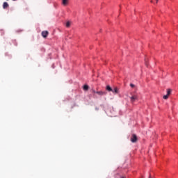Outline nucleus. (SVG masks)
Wrapping results in <instances>:
<instances>
[{
	"label": "nucleus",
	"instance_id": "14",
	"mask_svg": "<svg viewBox=\"0 0 178 178\" xmlns=\"http://www.w3.org/2000/svg\"><path fill=\"white\" fill-rule=\"evenodd\" d=\"M130 87H131L132 88H134V87H135V86H134V84L131 83V84H130Z\"/></svg>",
	"mask_w": 178,
	"mask_h": 178
},
{
	"label": "nucleus",
	"instance_id": "7",
	"mask_svg": "<svg viewBox=\"0 0 178 178\" xmlns=\"http://www.w3.org/2000/svg\"><path fill=\"white\" fill-rule=\"evenodd\" d=\"M112 92H113V94H119V88H114V89H113Z\"/></svg>",
	"mask_w": 178,
	"mask_h": 178
},
{
	"label": "nucleus",
	"instance_id": "5",
	"mask_svg": "<svg viewBox=\"0 0 178 178\" xmlns=\"http://www.w3.org/2000/svg\"><path fill=\"white\" fill-rule=\"evenodd\" d=\"M130 99H131V102L132 103L135 102L136 99H137V96L136 95L131 96Z\"/></svg>",
	"mask_w": 178,
	"mask_h": 178
},
{
	"label": "nucleus",
	"instance_id": "11",
	"mask_svg": "<svg viewBox=\"0 0 178 178\" xmlns=\"http://www.w3.org/2000/svg\"><path fill=\"white\" fill-rule=\"evenodd\" d=\"M70 24H71L70 22L68 21V22H67L65 26H66V27H70Z\"/></svg>",
	"mask_w": 178,
	"mask_h": 178
},
{
	"label": "nucleus",
	"instance_id": "1",
	"mask_svg": "<svg viewBox=\"0 0 178 178\" xmlns=\"http://www.w3.org/2000/svg\"><path fill=\"white\" fill-rule=\"evenodd\" d=\"M137 135L136 134H132L131 137V143H137Z\"/></svg>",
	"mask_w": 178,
	"mask_h": 178
},
{
	"label": "nucleus",
	"instance_id": "3",
	"mask_svg": "<svg viewBox=\"0 0 178 178\" xmlns=\"http://www.w3.org/2000/svg\"><path fill=\"white\" fill-rule=\"evenodd\" d=\"M96 94H97V95H100L102 97V95H106V92L97 91Z\"/></svg>",
	"mask_w": 178,
	"mask_h": 178
},
{
	"label": "nucleus",
	"instance_id": "13",
	"mask_svg": "<svg viewBox=\"0 0 178 178\" xmlns=\"http://www.w3.org/2000/svg\"><path fill=\"white\" fill-rule=\"evenodd\" d=\"M92 92L93 94H97V91H95V90H94V89H92Z\"/></svg>",
	"mask_w": 178,
	"mask_h": 178
},
{
	"label": "nucleus",
	"instance_id": "4",
	"mask_svg": "<svg viewBox=\"0 0 178 178\" xmlns=\"http://www.w3.org/2000/svg\"><path fill=\"white\" fill-rule=\"evenodd\" d=\"M8 8H9V3H8V2H4L3 3V8L8 9Z\"/></svg>",
	"mask_w": 178,
	"mask_h": 178
},
{
	"label": "nucleus",
	"instance_id": "8",
	"mask_svg": "<svg viewBox=\"0 0 178 178\" xmlns=\"http://www.w3.org/2000/svg\"><path fill=\"white\" fill-rule=\"evenodd\" d=\"M88 88H90V87L88 86V85H85V86H83V90H84L85 91H88Z\"/></svg>",
	"mask_w": 178,
	"mask_h": 178
},
{
	"label": "nucleus",
	"instance_id": "15",
	"mask_svg": "<svg viewBox=\"0 0 178 178\" xmlns=\"http://www.w3.org/2000/svg\"><path fill=\"white\" fill-rule=\"evenodd\" d=\"M13 1H16V0H13Z\"/></svg>",
	"mask_w": 178,
	"mask_h": 178
},
{
	"label": "nucleus",
	"instance_id": "2",
	"mask_svg": "<svg viewBox=\"0 0 178 178\" xmlns=\"http://www.w3.org/2000/svg\"><path fill=\"white\" fill-rule=\"evenodd\" d=\"M48 34H49L48 31H44L42 32V36L43 38H47V37H48Z\"/></svg>",
	"mask_w": 178,
	"mask_h": 178
},
{
	"label": "nucleus",
	"instance_id": "12",
	"mask_svg": "<svg viewBox=\"0 0 178 178\" xmlns=\"http://www.w3.org/2000/svg\"><path fill=\"white\" fill-rule=\"evenodd\" d=\"M163 99H168V98H169V95H165L163 97Z\"/></svg>",
	"mask_w": 178,
	"mask_h": 178
},
{
	"label": "nucleus",
	"instance_id": "6",
	"mask_svg": "<svg viewBox=\"0 0 178 178\" xmlns=\"http://www.w3.org/2000/svg\"><path fill=\"white\" fill-rule=\"evenodd\" d=\"M62 3L63 6H67L69 4V0H62Z\"/></svg>",
	"mask_w": 178,
	"mask_h": 178
},
{
	"label": "nucleus",
	"instance_id": "10",
	"mask_svg": "<svg viewBox=\"0 0 178 178\" xmlns=\"http://www.w3.org/2000/svg\"><path fill=\"white\" fill-rule=\"evenodd\" d=\"M171 92H172V90L167 89V95H168V97H169V95H170Z\"/></svg>",
	"mask_w": 178,
	"mask_h": 178
},
{
	"label": "nucleus",
	"instance_id": "9",
	"mask_svg": "<svg viewBox=\"0 0 178 178\" xmlns=\"http://www.w3.org/2000/svg\"><path fill=\"white\" fill-rule=\"evenodd\" d=\"M106 90H107V91H109V92L113 91L112 88H111V86H106Z\"/></svg>",
	"mask_w": 178,
	"mask_h": 178
}]
</instances>
